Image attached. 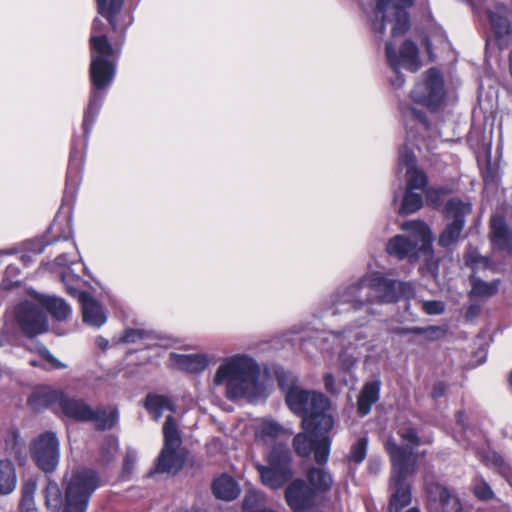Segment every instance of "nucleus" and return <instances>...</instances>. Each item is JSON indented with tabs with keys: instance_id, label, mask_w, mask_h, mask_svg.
Here are the masks:
<instances>
[{
	"instance_id": "obj_34",
	"label": "nucleus",
	"mask_w": 512,
	"mask_h": 512,
	"mask_svg": "<svg viewBox=\"0 0 512 512\" xmlns=\"http://www.w3.org/2000/svg\"><path fill=\"white\" fill-rule=\"evenodd\" d=\"M453 188L449 186H432L425 190V200L428 207L433 210L443 208V197L453 193Z\"/></svg>"
},
{
	"instance_id": "obj_59",
	"label": "nucleus",
	"mask_w": 512,
	"mask_h": 512,
	"mask_svg": "<svg viewBox=\"0 0 512 512\" xmlns=\"http://www.w3.org/2000/svg\"><path fill=\"white\" fill-rule=\"evenodd\" d=\"M423 44L425 45L427 51L430 52L432 49V43H431L430 39L425 38V40L423 41Z\"/></svg>"
},
{
	"instance_id": "obj_21",
	"label": "nucleus",
	"mask_w": 512,
	"mask_h": 512,
	"mask_svg": "<svg viewBox=\"0 0 512 512\" xmlns=\"http://www.w3.org/2000/svg\"><path fill=\"white\" fill-rule=\"evenodd\" d=\"M3 449L20 466L25 464L27 458L25 442L21 439L17 428L8 429L3 439Z\"/></svg>"
},
{
	"instance_id": "obj_54",
	"label": "nucleus",
	"mask_w": 512,
	"mask_h": 512,
	"mask_svg": "<svg viewBox=\"0 0 512 512\" xmlns=\"http://www.w3.org/2000/svg\"><path fill=\"white\" fill-rule=\"evenodd\" d=\"M324 387L327 392L333 393L335 390V378L332 373H326L323 376Z\"/></svg>"
},
{
	"instance_id": "obj_33",
	"label": "nucleus",
	"mask_w": 512,
	"mask_h": 512,
	"mask_svg": "<svg viewBox=\"0 0 512 512\" xmlns=\"http://www.w3.org/2000/svg\"><path fill=\"white\" fill-rule=\"evenodd\" d=\"M385 56L387 63L395 74V78L391 81V84L395 88H401L405 83V76L401 73V61L397 55V51L391 41H387L385 44Z\"/></svg>"
},
{
	"instance_id": "obj_32",
	"label": "nucleus",
	"mask_w": 512,
	"mask_h": 512,
	"mask_svg": "<svg viewBox=\"0 0 512 512\" xmlns=\"http://www.w3.org/2000/svg\"><path fill=\"white\" fill-rule=\"evenodd\" d=\"M471 290L468 294L469 298L473 297H492L498 292L499 281L486 282L477 277L475 273L469 277Z\"/></svg>"
},
{
	"instance_id": "obj_58",
	"label": "nucleus",
	"mask_w": 512,
	"mask_h": 512,
	"mask_svg": "<svg viewBox=\"0 0 512 512\" xmlns=\"http://www.w3.org/2000/svg\"><path fill=\"white\" fill-rule=\"evenodd\" d=\"M173 512H206L204 509L198 507H192L191 509L178 508Z\"/></svg>"
},
{
	"instance_id": "obj_57",
	"label": "nucleus",
	"mask_w": 512,
	"mask_h": 512,
	"mask_svg": "<svg viewBox=\"0 0 512 512\" xmlns=\"http://www.w3.org/2000/svg\"><path fill=\"white\" fill-rule=\"evenodd\" d=\"M102 26H103V23L100 20L95 19L92 24V34L91 35H96L95 33L100 32Z\"/></svg>"
},
{
	"instance_id": "obj_49",
	"label": "nucleus",
	"mask_w": 512,
	"mask_h": 512,
	"mask_svg": "<svg viewBox=\"0 0 512 512\" xmlns=\"http://www.w3.org/2000/svg\"><path fill=\"white\" fill-rule=\"evenodd\" d=\"M423 309L429 315H437L443 313L444 305L440 301L431 300L423 304Z\"/></svg>"
},
{
	"instance_id": "obj_60",
	"label": "nucleus",
	"mask_w": 512,
	"mask_h": 512,
	"mask_svg": "<svg viewBox=\"0 0 512 512\" xmlns=\"http://www.w3.org/2000/svg\"><path fill=\"white\" fill-rule=\"evenodd\" d=\"M32 367H39V363L37 360H31L29 363Z\"/></svg>"
},
{
	"instance_id": "obj_41",
	"label": "nucleus",
	"mask_w": 512,
	"mask_h": 512,
	"mask_svg": "<svg viewBox=\"0 0 512 512\" xmlns=\"http://www.w3.org/2000/svg\"><path fill=\"white\" fill-rule=\"evenodd\" d=\"M473 494L480 501H489L495 497L492 488L484 479L474 485Z\"/></svg>"
},
{
	"instance_id": "obj_4",
	"label": "nucleus",
	"mask_w": 512,
	"mask_h": 512,
	"mask_svg": "<svg viewBox=\"0 0 512 512\" xmlns=\"http://www.w3.org/2000/svg\"><path fill=\"white\" fill-rule=\"evenodd\" d=\"M101 485L99 473L87 467L72 472L62 497L58 484L49 480L44 489L45 504L51 512H86L95 490Z\"/></svg>"
},
{
	"instance_id": "obj_53",
	"label": "nucleus",
	"mask_w": 512,
	"mask_h": 512,
	"mask_svg": "<svg viewBox=\"0 0 512 512\" xmlns=\"http://www.w3.org/2000/svg\"><path fill=\"white\" fill-rule=\"evenodd\" d=\"M20 512H38L34 499H21L19 503Z\"/></svg>"
},
{
	"instance_id": "obj_6",
	"label": "nucleus",
	"mask_w": 512,
	"mask_h": 512,
	"mask_svg": "<svg viewBox=\"0 0 512 512\" xmlns=\"http://www.w3.org/2000/svg\"><path fill=\"white\" fill-rule=\"evenodd\" d=\"M406 284L387 278L375 271L348 286L342 294V301L350 303L354 310L365 304L395 303L404 294Z\"/></svg>"
},
{
	"instance_id": "obj_40",
	"label": "nucleus",
	"mask_w": 512,
	"mask_h": 512,
	"mask_svg": "<svg viewBox=\"0 0 512 512\" xmlns=\"http://www.w3.org/2000/svg\"><path fill=\"white\" fill-rule=\"evenodd\" d=\"M464 260L466 266H468L474 271L478 268V266H482L483 268L486 269L490 265V259L488 257L480 255L477 251L466 253L464 255Z\"/></svg>"
},
{
	"instance_id": "obj_46",
	"label": "nucleus",
	"mask_w": 512,
	"mask_h": 512,
	"mask_svg": "<svg viewBox=\"0 0 512 512\" xmlns=\"http://www.w3.org/2000/svg\"><path fill=\"white\" fill-rule=\"evenodd\" d=\"M136 459H137V457H136V453L134 451L126 452L124 459H123V463H122V477L123 478L128 477L132 473L135 463H136Z\"/></svg>"
},
{
	"instance_id": "obj_16",
	"label": "nucleus",
	"mask_w": 512,
	"mask_h": 512,
	"mask_svg": "<svg viewBox=\"0 0 512 512\" xmlns=\"http://www.w3.org/2000/svg\"><path fill=\"white\" fill-rule=\"evenodd\" d=\"M16 321L22 333L28 338L42 334L48 330L46 313L39 307L22 303L15 310Z\"/></svg>"
},
{
	"instance_id": "obj_28",
	"label": "nucleus",
	"mask_w": 512,
	"mask_h": 512,
	"mask_svg": "<svg viewBox=\"0 0 512 512\" xmlns=\"http://www.w3.org/2000/svg\"><path fill=\"white\" fill-rule=\"evenodd\" d=\"M144 407L156 419L162 416L164 410H169L170 412H175L176 410L175 404L170 397L154 393L147 394Z\"/></svg>"
},
{
	"instance_id": "obj_44",
	"label": "nucleus",
	"mask_w": 512,
	"mask_h": 512,
	"mask_svg": "<svg viewBox=\"0 0 512 512\" xmlns=\"http://www.w3.org/2000/svg\"><path fill=\"white\" fill-rule=\"evenodd\" d=\"M38 353L42 359L50 364V369L59 370L65 369L67 367L66 364L62 363L60 360L54 357L53 354L47 349V347L43 345L38 348Z\"/></svg>"
},
{
	"instance_id": "obj_1",
	"label": "nucleus",
	"mask_w": 512,
	"mask_h": 512,
	"mask_svg": "<svg viewBox=\"0 0 512 512\" xmlns=\"http://www.w3.org/2000/svg\"><path fill=\"white\" fill-rule=\"evenodd\" d=\"M285 401L289 409L301 418L303 431L292 440L295 453L302 458L313 454L316 464L324 466L329 460L332 445L329 433L335 423L329 412L330 400L321 392L292 386L286 393Z\"/></svg>"
},
{
	"instance_id": "obj_8",
	"label": "nucleus",
	"mask_w": 512,
	"mask_h": 512,
	"mask_svg": "<svg viewBox=\"0 0 512 512\" xmlns=\"http://www.w3.org/2000/svg\"><path fill=\"white\" fill-rule=\"evenodd\" d=\"M385 451L390 457L392 470L387 512H401L412 501V486L407 482L408 475L413 471L415 460L410 449L398 445L393 438L387 439Z\"/></svg>"
},
{
	"instance_id": "obj_31",
	"label": "nucleus",
	"mask_w": 512,
	"mask_h": 512,
	"mask_svg": "<svg viewBox=\"0 0 512 512\" xmlns=\"http://www.w3.org/2000/svg\"><path fill=\"white\" fill-rule=\"evenodd\" d=\"M97 10L109 22L111 29L117 32L116 17L120 13L124 0H96Z\"/></svg>"
},
{
	"instance_id": "obj_2",
	"label": "nucleus",
	"mask_w": 512,
	"mask_h": 512,
	"mask_svg": "<svg viewBox=\"0 0 512 512\" xmlns=\"http://www.w3.org/2000/svg\"><path fill=\"white\" fill-rule=\"evenodd\" d=\"M89 48L91 57L89 65L90 93L82 123L85 141L96 122L107 90L116 77L118 58L115 55L116 50L104 34L91 35Z\"/></svg>"
},
{
	"instance_id": "obj_35",
	"label": "nucleus",
	"mask_w": 512,
	"mask_h": 512,
	"mask_svg": "<svg viewBox=\"0 0 512 512\" xmlns=\"http://www.w3.org/2000/svg\"><path fill=\"white\" fill-rule=\"evenodd\" d=\"M423 206V197L421 194L414 192V190L405 189L399 214L406 216L419 211Z\"/></svg>"
},
{
	"instance_id": "obj_61",
	"label": "nucleus",
	"mask_w": 512,
	"mask_h": 512,
	"mask_svg": "<svg viewBox=\"0 0 512 512\" xmlns=\"http://www.w3.org/2000/svg\"><path fill=\"white\" fill-rule=\"evenodd\" d=\"M503 463H504V460H503L501 457H498V458L496 459V464H497V465L501 466Z\"/></svg>"
},
{
	"instance_id": "obj_27",
	"label": "nucleus",
	"mask_w": 512,
	"mask_h": 512,
	"mask_svg": "<svg viewBox=\"0 0 512 512\" xmlns=\"http://www.w3.org/2000/svg\"><path fill=\"white\" fill-rule=\"evenodd\" d=\"M92 413L94 414V417L90 420V422L95 423V429L98 431L113 429L119 420V412L116 407H99L97 409L92 408Z\"/></svg>"
},
{
	"instance_id": "obj_20",
	"label": "nucleus",
	"mask_w": 512,
	"mask_h": 512,
	"mask_svg": "<svg viewBox=\"0 0 512 512\" xmlns=\"http://www.w3.org/2000/svg\"><path fill=\"white\" fill-rule=\"evenodd\" d=\"M489 240L492 247L498 251L512 253V230L504 216L493 215L489 223Z\"/></svg>"
},
{
	"instance_id": "obj_36",
	"label": "nucleus",
	"mask_w": 512,
	"mask_h": 512,
	"mask_svg": "<svg viewBox=\"0 0 512 512\" xmlns=\"http://www.w3.org/2000/svg\"><path fill=\"white\" fill-rule=\"evenodd\" d=\"M394 334L397 335H407V334H416V335H422V334H428L429 338L431 339H437L440 337H443L447 329L444 327L439 326H429L427 328L422 327H396L392 330Z\"/></svg>"
},
{
	"instance_id": "obj_12",
	"label": "nucleus",
	"mask_w": 512,
	"mask_h": 512,
	"mask_svg": "<svg viewBox=\"0 0 512 512\" xmlns=\"http://www.w3.org/2000/svg\"><path fill=\"white\" fill-rule=\"evenodd\" d=\"M164 443L149 476L156 473L177 474L186 462V451L180 449L182 439L173 416L169 415L163 425Z\"/></svg>"
},
{
	"instance_id": "obj_22",
	"label": "nucleus",
	"mask_w": 512,
	"mask_h": 512,
	"mask_svg": "<svg viewBox=\"0 0 512 512\" xmlns=\"http://www.w3.org/2000/svg\"><path fill=\"white\" fill-rule=\"evenodd\" d=\"M170 358L179 370L187 373H200L208 366V359L203 354L172 353Z\"/></svg>"
},
{
	"instance_id": "obj_5",
	"label": "nucleus",
	"mask_w": 512,
	"mask_h": 512,
	"mask_svg": "<svg viewBox=\"0 0 512 512\" xmlns=\"http://www.w3.org/2000/svg\"><path fill=\"white\" fill-rule=\"evenodd\" d=\"M408 235H395L386 244V252L398 259L414 263L425 257L429 268L438 270L439 260L434 259L433 233L430 226L422 220L404 222L401 226Z\"/></svg>"
},
{
	"instance_id": "obj_15",
	"label": "nucleus",
	"mask_w": 512,
	"mask_h": 512,
	"mask_svg": "<svg viewBox=\"0 0 512 512\" xmlns=\"http://www.w3.org/2000/svg\"><path fill=\"white\" fill-rule=\"evenodd\" d=\"M59 456V441L54 432L46 431L31 443L32 460L45 473H51L56 470Z\"/></svg>"
},
{
	"instance_id": "obj_26",
	"label": "nucleus",
	"mask_w": 512,
	"mask_h": 512,
	"mask_svg": "<svg viewBox=\"0 0 512 512\" xmlns=\"http://www.w3.org/2000/svg\"><path fill=\"white\" fill-rule=\"evenodd\" d=\"M401 66H404L411 72H416L421 67V61L419 59V49L412 40H405L397 53Z\"/></svg>"
},
{
	"instance_id": "obj_45",
	"label": "nucleus",
	"mask_w": 512,
	"mask_h": 512,
	"mask_svg": "<svg viewBox=\"0 0 512 512\" xmlns=\"http://www.w3.org/2000/svg\"><path fill=\"white\" fill-rule=\"evenodd\" d=\"M146 331L142 329L128 328L124 331L120 338V342L123 343H136L139 340L146 338Z\"/></svg>"
},
{
	"instance_id": "obj_29",
	"label": "nucleus",
	"mask_w": 512,
	"mask_h": 512,
	"mask_svg": "<svg viewBox=\"0 0 512 512\" xmlns=\"http://www.w3.org/2000/svg\"><path fill=\"white\" fill-rule=\"evenodd\" d=\"M17 483L16 469L8 459L0 460V494L11 493Z\"/></svg>"
},
{
	"instance_id": "obj_48",
	"label": "nucleus",
	"mask_w": 512,
	"mask_h": 512,
	"mask_svg": "<svg viewBox=\"0 0 512 512\" xmlns=\"http://www.w3.org/2000/svg\"><path fill=\"white\" fill-rule=\"evenodd\" d=\"M37 483L34 479L27 480L21 488V499H34Z\"/></svg>"
},
{
	"instance_id": "obj_30",
	"label": "nucleus",
	"mask_w": 512,
	"mask_h": 512,
	"mask_svg": "<svg viewBox=\"0 0 512 512\" xmlns=\"http://www.w3.org/2000/svg\"><path fill=\"white\" fill-rule=\"evenodd\" d=\"M42 306L53 318L63 321L68 318L71 309L66 301L59 297L45 296L41 299Z\"/></svg>"
},
{
	"instance_id": "obj_52",
	"label": "nucleus",
	"mask_w": 512,
	"mask_h": 512,
	"mask_svg": "<svg viewBox=\"0 0 512 512\" xmlns=\"http://www.w3.org/2000/svg\"><path fill=\"white\" fill-rule=\"evenodd\" d=\"M482 306L479 303H471L465 310V318L473 320L481 313Z\"/></svg>"
},
{
	"instance_id": "obj_7",
	"label": "nucleus",
	"mask_w": 512,
	"mask_h": 512,
	"mask_svg": "<svg viewBox=\"0 0 512 512\" xmlns=\"http://www.w3.org/2000/svg\"><path fill=\"white\" fill-rule=\"evenodd\" d=\"M259 366L247 356H236L216 371L214 383L226 382L227 397L231 400L253 398L259 387Z\"/></svg>"
},
{
	"instance_id": "obj_47",
	"label": "nucleus",
	"mask_w": 512,
	"mask_h": 512,
	"mask_svg": "<svg viewBox=\"0 0 512 512\" xmlns=\"http://www.w3.org/2000/svg\"><path fill=\"white\" fill-rule=\"evenodd\" d=\"M417 159L413 151L405 149L400 152L399 164L406 167L407 169L416 168Z\"/></svg>"
},
{
	"instance_id": "obj_56",
	"label": "nucleus",
	"mask_w": 512,
	"mask_h": 512,
	"mask_svg": "<svg viewBox=\"0 0 512 512\" xmlns=\"http://www.w3.org/2000/svg\"><path fill=\"white\" fill-rule=\"evenodd\" d=\"M465 411L464 410H459L456 412V422L459 424V425H462V426H465V423H464V419H465Z\"/></svg>"
},
{
	"instance_id": "obj_42",
	"label": "nucleus",
	"mask_w": 512,
	"mask_h": 512,
	"mask_svg": "<svg viewBox=\"0 0 512 512\" xmlns=\"http://www.w3.org/2000/svg\"><path fill=\"white\" fill-rule=\"evenodd\" d=\"M283 432V427L273 421L265 422L260 426L259 433L265 438L276 439Z\"/></svg>"
},
{
	"instance_id": "obj_9",
	"label": "nucleus",
	"mask_w": 512,
	"mask_h": 512,
	"mask_svg": "<svg viewBox=\"0 0 512 512\" xmlns=\"http://www.w3.org/2000/svg\"><path fill=\"white\" fill-rule=\"evenodd\" d=\"M265 460L266 464L257 463L255 465L264 486L278 490L292 480L294 476L293 457L286 443H275Z\"/></svg>"
},
{
	"instance_id": "obj_43",
	"label": "nucleus",
	"mask_w": 512,
	"mask_h": 512,
	"mask_svg": "<svg viewBox=\"0 0 512 512\" xmlns=\"http://www.w3.org/2000/svg\"><path fill=\"white\" fill-rule=\"evenodd\" d=\"M397 433L402 440L408 442L413 447H417L421 444V439L415 427L409 426L405 429L398 430Z\"/></svg>"
},
{
	"instance_id": "obj_39",
	"label": "nucleus",
	"mask_w": 512,
	"mask_h": 512,
	"mask_svg": "<svg viewBox=\"0 0 512 512\" xmlns=\"http://www.w3.org/2000/svg\"><path fill=\"white\" fill-rule=\"evenodd\" d=\"M488 18L497 36H504L510 33L511 25L507 17L495 12H489Z\"/></svg>"
},
{
	"instance_id": "obj_37",
	"label": "nucleus",
	"mask_w": 512,
	"mask_h": 512,
	"mask_svg": "<svg viewBox=\"0 0 512 512\" xmlns=\"http://www.w3.org/2000/svg\"><path fill=\"white\" fill-rule=\"evenodd\" d=\"M406 189L426 190L429 179L425 171L419 167L406 170Z\"/></svg>"
},
{
	"instance_id": "obj_18",
	"label": "nucleus",
	"mask_w": 512,
	"mask_h": 512,
	"mask_svg": "<svg viewBox=\"0 0 512 512\" xmlns=\"http://www.w3.org/2000/svg\"><path fill=\"white\" fill-rule=\"evenodd\" d=\"M287 484L284 498L292 512H305L313 507L317 496L305 480L297 478Z\"/></svg>"
},
{
	"instance_id": "obj_13",
	"label": "nucleus",
	"mask_w": 512,
	"mask_h": 512,
	"mask_svg": "<svg viewBox=\"0 0 512 512\" xmlns=\"http://www.w3.org/2000/svg\"><path fill=\"white\" fill-rule=\"evenodd\" d=\"M472 212V204L459 197H452L446 201L441 213L447 223L438 236L437 244L444 249L454 248L462 239L466 225V216Z\"/></svg>"
},
{
	"instance_id": "obj_64",
	"label": "nucleus",
	"mask_w": 512,
	"mask_h": 512,
	"mask_svg": "<svg viewBox=\"0 0 512 512\" xmlns=\"http://www.w3.org/2000/svg\"><path fill=\"white\" fill-rule=\"evenodd\" d=\"M124 42V31H122V39H121V44Z\"/></svg>"
},
{
	"instance_id": "obj_14",
	"label": "nucleus",
	"mask_w": 512,
	"mask_h": 512,
	"mask_svg": "<svg viewBox=\"0 0 512 512\" xmlns=\"http://www.w3.org/2000/svg\"><path fill=\"white\" fill-rule=\"evenodd\" d=\"M445 97L444 78L436 67L429 68L425 72L423 82L416 84L410 92V98L414 103L426 107L431 112L440 109Z\"/></svg>"
},
{
	"instance_id": "obj_3",
	"label": "nucleus",
	"mask_w": 512,
	"mask_h": 512,
	"mask_svg": "<svg viewBox=\"0 0 512 512\" xmlns=\"http://www.w3.org/2000/svg\"><path fill=\"white\" fill-rule=\"evenodd\" d=\"M81 140L73 138L71 142L65 189L60 209L47 230V244L66 241L72 238V213L82 181L85 153Z\"/></svg>"
},
{
	"instance_id": "obj_23",
	"label": "nucleus",
	"mask_w": 512,
	"mask_h": 512,
	"mask_svg": "<svg viewBox=\"0 0 512 512\" xmlns=\"http://www.w3.org/2000/svg\"><path fill=\"white\" fill-rule=\"evenodd\" d=\"M307 484L316 496L329 492L333 485L332 475L324 468L312 466L306 471Z\"/></svg>"
},
{
	"instance_id": "obj_50",
	"label": "nucleus",
	"mask_w": 512,
	"mask_h": 512,
	"mask_svg": "<svg viewBox=\"0 0 512 512\" xmlns=\"http://www.w3.org/2000/svg\"><path fill=\"white\" fill-rule=\"evenodd\" d=\"M411 113H412L413 118L416 119L418 122H420L424 126L425 129L430 128L431 123L424 111L416 109V108H412Z\"/></svg>"
},
{
	"instance_id": "obj_55",
	"label": "nucleus",
	"mask_w": 512,
	"mask_h": 512,
	"mask_svg": "<svg viewBox=\"0 0 512 512\" xmlns=\"http://www.w3.org/2000/svg\"><path fill=\"white\" fill-rule=\"evenodd\" d=\"M96 345L102 349V350H105L107 347H108V340L105 339L104 337L102 336H99L96 338Z\"/></svg>"
},
{
	"instance_id": "obj_19",
	"label": "nucleus",
	"mask_w": 512,
	"mask_h": 512,
	"mask_svg": "<svg viewBox=\"0 0 512 512\" xmlns=\"http://www.w3.org/2000/svg\"><path fill=\"white\" fill-rule=\"evenodd\" d=\"M426 492L429 499L427 508L430 511L433 510L434 505H437L436 509H439L441 512H462L460 499L440 483H430L426 488Z\"/></svg>"
},
{
	"instance_id": "obj_11",
	"label": "nucleus",
	"mask_w": 512,
	"mask_h": 512,
	"mask_svg": "<svg viewBox=\"0 0 512 512\" xmlns=\"http://www.w3.org/2000/svg\"><path fill=\"white\" fill-rule=\"evenodd\" d=\"M414 5V0H377L374 17L371 20V29L375 34L384 35L386 31V18L392 24V37H400L411 28V19L408 9Z\"/></svg>"
},
{
	"instance_id": "obj_62",
	"label": "nucleus",
	"mask_w": 512,
	"mask_h": 512,
	"mask_svg": "<svg viewBox=\"0 0 512 512\" xmlns=\"http://www.w3.org/2000/svg\"><path fill=\"white\" fill-rule=\"evenodd\" d=\"M406 512H420V510L417 507H412V508L408 509Z\"/></svg>"
},
{
	"instance_id": "obj_10",
	"label": "nucleus",
	"mask_w": 512,
	"mask_h": 512,
	"mask_svg": "<svg viewBox=\"0 0 512 512\" xmlns=\"http://www.w3.org/2000/svg\"><path fill=\"white\" fill-rule=\"evenodd\" d=\"M27 402L29 406L37 410L57 404L67 418L77 422H90L94 417L90 405L83 399L68 396L63 390L45 388L31 394Z\"/></svg>"
},
{
	"instance_id": "obj_51",
	"label": "nucleus",
	"mask_w": 512,
	"mask_h": 512,
	"mask_svg": "<svg viewBox=\"0 0 512 512\" xmlns=\"http://www.w3.org/2000/svg\"><path fill=\"white\" fill-rule=\"evenodd\" d=\"M446 390H447V384L443 381H438L433 385V388L431 391V397L434 400H437L445 395Z\"/></svg>"
},
{
	"instance_id": "obj_24",
	"label": "nucleus",
	"mask_w": 512,
	"mask_h": 512,
	"mask_svg": "<svg viewBox=\"0 0 512 512\" xmlns=\"http://www.w3.org/2000/svg\"><path fill=\"white\" fill-rule=\"evenodd\" d=\"M212 492L217 499L232 501L240 494L238 483L229 475L222 474L212 483Z\"/></svg>"
},
{
	"instance_id": "obj_63",
	"label": "nucleus",
	"mask_w": 512,
	"mask_h": 512,
	"mask_svg": "<svg viewBox=\"0 0 512 512\" xmlns=\"http://www.w3.org/2000/svg\"><path fill=\"white\" fill-rule=\"evenodd\" d=\"M509 384L512 387V370H511V373L509 375Z\"/></svg>"
},
{
	"instance_id": "obj_25",
	"label": "nucleus",
	"mask_w": 512,
	"mask_h": 512,
	"mask_svg": "<svg viewBox=\"0 0 512 512\" xmlns=\"http://www.w3.org/2000/svg\"><path fill=\"white\" fill-rule=\"evenodd\" d=\"M380 381L374 380L364 384L357 399V410L362 416L370 413L372 405L379 400Z\"/></svg>"
},
{
	"instance_id": "obj_17",
	"label": "nucleus",
	"mask_w": 512,
	"mask_h": 512,
	"mask_svg": "<svg viewBox=\"0 0 512 512\" xmlns=\"http://www.w3.org/2000/svg\"><path fill=\"white\" fill-rule=\"evenodd\" d=\"M73 278L72 275L62 274L61 280L66 286V291L72 296H78L79 302L82 306L83 321L89 325L100 327L107 318L102 306L99 302L87 291H79L69 284Z\"/></svg>"
},
{
	"instance_id": "obj_38",
	"label": "nucleus",
	"mask_w": 512,
	"mask_h": 512,
	"mask_svg": "<svg viewBox=\"0 0 512 512\" xmlns=\"http://www.w3.org/2000/svg\"><path fill=\"white\" fill-rule=\"evenodd\" d=\"M368 439L367 437L359 438L354 444H352L349 454L347 455V461L353 464L362 463L367 456Z\"/></svg>"
}]
</instances>
